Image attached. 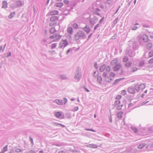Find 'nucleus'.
Returning a JSON list of instances; mask_svg holds the SVG:
<instances>
[{"label":"nucleus","mask_w":153,"mask_h":153,"mask_svg":"<svg viewBox=\"0 0 153 153\" xmlns=\"http://www.w3.org/2000/svg\"><path fill=\"white\" fill-rule=\"evenodd\" d=\"M103 20V19H101L100 21V22H102Z\"/></svg>","instance_id":"53"},{"label":"nucleus","mask_w":153,"mask_h":153,"mask_svg":"<svg viewBox=\"0 0 153 153\" xmlns=\"http://www.w3.org/2000/svg\"><path fill=\"white\" fill-rule=\"evenodd\" d=\"M118 62V61L117 60L114 59L112 61L111 63V65H113L116 64Z\"/></svg>","instance_id":"19"},{"label":"nucleus","mask_w":153,"mask_h":153,"mask_svg":"<svg viewBox=\"0 0 153 153\" xmlns=\"http://www.w3.org/2000/svg\"><path fill=\"white\" fill-rule=\"evenodd\" d=\"M55 115L56 117L58 118L61 116V113L59 112H55Z\"/></svg>","instance_id":"13"},{"label":"nucleus","mask_w":153,"mask_h":153,"mask_svg":"<svg viewBox=\"0 0 153 153\" xmlns=\"http://www.w3.org/2000/svg\"><path fill=\"white\" fill-rule=\"evenodd\" d=\"M64 100L65 101H66H66H67V100L66 99V98H64Z\"/></svg>","instance_id":"51"},{"label":"nucleus","mask_w":153,"mask_h":153,"mask_svg":"<svg viewBox=\"0 0 153 153\" xmlns=\"http://www.w3.org/2000/svg\"><path fill=\"white\" fill-rule=\"evenodd\" d=\"M122 106H123V105H119L117 107V109H118V110H120L121 109Z\"/></svg>","instance_id":"32"},{"label":"nucleus","mask_w":153,"mask_h":153,"mask_svg":"<svg viewBox=\"0 0 153 153\" xmlns=\"http://www.w3.org/2000/svg\"><path fill=\"white\" fill-rule=\"evenodd\" d=\"M128 91L131 94H134L135 92L134 89L130 87L128 89Z\"/></svg>","instance_id":"9"},{"label":"nucleus","mask_w":153,"mask_h":153,"mask_svg":"<svg viewBox=\"0 0 153 153\" xmlns=\"http://www.w3.org/2000/svg\"><path fill=\"white\" fill-rule=\"evenodd\" d=\"M121 98V96L120 95H118L116 97V99H118V100L120 99Z\"/></svg>","instance_id":"37"},{"label":"nucleus","mask_w":153,"mask_h":153,"mask_svg":"<svg viewBox=\"0 0 153 153\" xmlns=\"http://www.w3.org/2000/svg\"><path fill=\"white\" fill-rule=\"evenodd\" d=\"M152 43H148L146 45V48L148 49H150L152 47Z\"/></svg>","instance_id":"14"},{"label":"nucleus","mask_w":153,"mask_h":153,"mask_svg":"<svg viewBox=\"0 0 153 153\" xmlns=\"http://www.w3.org/2000/svg\"><path fill=\"white\" fill-rule=\"evenodd\" d=\"M59 18L56 16H53L50 19V25L51 26H53L55 25L57 23Z\"/></svg>","instance_id":"1"},{"label":"nucleus","mask_w":153,"mask_h":153,"mask_svg":"<svg viewBox=\"0 0 153 153\" xmlns=\"http://www.w3.org/2000/svg\"><path fill=\"white\" fill-rule=\"evenodd\" d=\"M149 62L150 64H152L153 63V57L149 60Z\"/></svg>","instance_id":"36"},{"label":"nucleus","mask_w":153,"mask_h":153,"mask_svg":"<svg viewBox=\"0 0 153 153\" xmlns=\"http://www.w3.org/2000/svg\"><path fill=\"white\" fill-rule=\"evenodd\" d=\"M70 49H69L67 51V54L68 53L70 52Z\"/></svg>","instance_id":"45"},{"label":"nucleus","mask_w":153,"mask_h":153,"mask_svg":"<svg viewBox=\"0 0 153 153\" xmlns=\"http://www.w3.org/2000/svg\"><path fill=\"white\" fill-rule=\"evenodd\" d=\"M150 37L151 39H153V36L151 35L150 36Z\"/></svg>","instance_id":"47"},{"label":"nucleus","mask_w":153,"mask_h":153,"mask_svg":"<svg viewBox=\"0 0 153 153\" xmlns=\"http://www.w3.org/2000/svg\"><path fill=\"white\" fill-rule=\"evenodd\" d=\"M141 39L144 42H147L149 40L148 36L145 34H144L143 36L141 37Z\"/></svg>","instance_id":"6"},{"label":"nucleus","mask_w":153,"mask_h":153,"mask_svg":"<svg viewBox=\"0 0 153 153\" xmlns=\"http://www.w3.org/2000/svg\"><path fill=\"white\" fill-rule=\"evenodd\" d=\"M146 145V144L145 143H142L140 145H139L137 147L139 149H141L142 148H143V147H144Z\"/></svg>","instance_id":"18"},{"label":"nucleus","mask_w":153,"mask_h":153,"mask_svg":"<svg viewBox=\"0 0 153 153\" xmlns=\"http://www.w3.org/2000/svg\"><path fill=\"white\" fill-rule=\"evenodd\" d=\"M55 125L56 126H58V125H60L62 127H65V126H64V125H62V124H59V123H56Z\"/></svg>","instance_id":"34"},{"label":"nucleus","mask_w":153,"mask_h":153,"mask_svg":"<svg viewBox=\"0 0 153 153\" xmlns=\"http://www.w3.org/2000/svg\"><path fill=\"white\" fill-rule=\"evenodd\" d=\"M138 68L136 67H133L131 68V71L132 72H134L137 71Z\"/></svg>","instance_id":"21"},{"label":"nucleus","mask_w":153,"mask_h":153,"mask_svg":"<svg viewBox=\"0 0 153 153\" xmlns=\"http://www.w3.org/2000/svg\"><path fill=\"white\" fill-rule=\"evenodd\" d=\"M136 1V0H135L134 1V4H135Z\"/></svg>","instance_id":"52"},{"label":"nucleus","mask_w":153,"mask_h":153,"mask_svg":"<svg viewBox=\"0 0 153 153\" xmlns=\"http://www.w3.org/2000/svg\"><path fill=\"white\" fill-rule=\"evenodd\" d=\"M63 5V4L62 3L60 2L59 3H57L56 4V6L57 7H62Z\"/></svg>","instance_id":"24"},{"label":"nucleus","mask_w":153,"mask_h":153,"mask_svg":"<svg viewBox=\"0 0 153 153\" xmlns=\"http://www.w3.org/2000/svg\"><path fill=\"white\" fill-rule=\"evenodd\" d=\"M10 16H9V17L10 18H11V17H10Z\"/></svg>","instance_id":"57"},{"label":"nucleus","mask_w":153,"mask_h":153,"mask_svg":"<svg viewBox=\"0 0 153 153\" xmlns=\"http://www.w3.org/2000/svg\"><path fill=\"white\" fill-rule=\"evenodd\" d=\"M111 70V68L109 65L107 66L106 68V71L107 72H109Z\"/></svg>","instance_id":"25"},{"label":"nucleus","mask_w":153,"mask_h":153,"mask_svg":"<svg viewBox=\"0 0 153 153\" xmlns=\"http://www.w3.org/2000/svg\"><path fill=\"white\" fill-rule=\"evenodd\" d=\"M123 114V112L120 111L117 114V116L119 118H121L122 117V115Z\"/></svg>","instance_id":"17"},{"label":"nucleus","mask_w":153,"mask_h":153,"mask_svg":"<svg viewBox=\"0 0 153 153\" xmlns=\"http://www.w3.org/2000/svg\"><path fill=\"white\" fill-rule=\"evenodd\" d=\"M149 57H152L153 56V50L151 51L148 53Z\"/></svg>","instance_id":"26"},{"label":"nucleus","mask_w":153,"mask_h":153,"mask_svg":"<svg viewBox=\"0 0 153 153\" xmlns=\"http://www.w3.org/2000/svg\"><path fill=\"white\" fill-rule=\"evenodd\" d=\"M85 91L87 92H89V91L86 88H85Z\"/></svg>","instance_id":"43"},{"label":"nucleus","mask_w":153,"mask_h":153,"mask_svg":"<svg viewBox=\"0 0 153 153\" xmlns=\"http://www.w3.org/2000/svg\"><path fill=\"white\" fill-rule=\"evenodd\" d=\"M122 67V65L120 63H118L116 64L115 66H114L113 69L114 71H116L119 70Z\"/></svg>","instance_id":"5"},{"label":"nucleus","mask_w":153,"mask_h":153,"mask_svg":"<svg viewBox=\"0 0 153 153\" xmlns=\"http://www.w3.org/2000/svg\"><path fill=\"white\" fill-rule=\"evenodd\" d=\"M128 60V58L127 56H125L123 58V61L124 62H126Z\"/></svg>","instance_id":"15"},{"label":"nucleus","mask_w":153,"mask_h":153,"mask_svg":"<svg viewBox=\"0 0 153 153\" xmlns=\"http://www.w3.org/2000/svg\"><path fill=\"white\" fill-rule=\"evenodd\" d=\"M63 2L64 3H65L66 4H68L69 3V1L67 0H65Z\"/></svg>","instance_id":"38"},{"label":"nucleus","mask_w":153,"mask_h":153,"mask_svg":"<svg viewBox=\"0 0 153 153\" xmlns=\"http://www.w3.org/2000/svg\"><path fill=\"white\" fill-rule=\"evenodd\" d=\"M56 31L55 28L54 27L51 28L50 30V31L51 33H54Z\"/></svg>","instance_id":"22"},{"label":"nucleus","mask_w":153,"mask_h":153,"mask_svg":"<svg viewBox=\"0 0 153 153\" xmlns=\"http://www.w3.org/2000/svg\"><path fill=\"white\" fill-rule=\"evenodd\" d=\"M40 153H43V151H41L39 152Z\"/></svg>","instance_id":"50"},{"label":"nucleus","mask_w":153,"mask_h":153,"mask_svg":"<svg viewBox=\"0 0 153 153\" xmlns=\"http://www.w3.org/2000/svg\"><path fill=\"white\" fill-rule=\"evenodd\" d=\"M56 103L58 105H62V100H56Z\"/></svg>","instance_id":"20"},{"label":"nucleus","mask_w":153,"mask_h":153,"mask_svg":"<svg viewBox=\"0 0 153 153\" xmlns=\"http://www.w3.org/2000/svg\"><path fill=\"white\" fill-rule=\"evenodd\" d=\"M125 63V66L127 67L130 66L132 64V62L131 61H128Z\"/></svg>","instance_id":"12"},{"label":"nucleus","mask_w":153,"mask_h":153,"mask_svg":"<svg viewBox=\"0 0 153 153\" xmlns=\"http://www.w3.org/2000/svg\"><path fill=\"white\" fill-rule=\"evenodd\" d=\"M120 103V102L119 100H116L115 101L114 104L115 105H117L119 104Z\"/></svg>","instance_id":"30"},{"label":"nucleus","mask_w":153,"mask_h":153,"mask_svg":"<svg viewBox=\"0 0 153 153\" xmlns=\"http://www.w3.org/2000/svg\"><path fill=\"white\" fill-rule=\"evenodd\" d=\"M78 107H76V109L75 110V111H77V110H78Z\"/></svg>","instance_id":"48"},{"label":"nucleus","mask_w":153,"mask_h":153,"mask_svg":"<svg viewBox=\"0 0 153 153\" xmlns=\"http://www.w3.org/2000/svg\"><path fill=\"white\" fill-rule=\"evenodd\" d=\"M96 114H94V117L96 118Z\"/></svg>","instance_id":"56"},{"label":"nucleus","mask_w":153,"mask_h":153,"mask_svg":"<svg viewBox=\"0 0 153 153\" xmlns=\"http://www.w3.org/2000/svg\"><path fill=\"white\" fill-rule=\"evenodd\" d=\"M6 149V150L7 149V146H6L4 148V149Z\"/></svg>","instance_id":"49"},{"label":"nucleus","mask_w":153,"mask_h":153,"mask_svg":"<svg viewBox=\"0 0 153 153\" xmlns=\"http://www.w3.org/2000/svg\"><path fill=\"white\" fill-rule=\"evenodd\" d=\"M73 26L74 28H77L78 27V25L76 23L74 24L73 25Z\"/></svg>","instance_id":"31"},{"label":"nucleus","mask_w":153,"mask_h":153,"mask_svg":"<svg viewBox=\"0 0 153 153\" xmlns=\"http://www.w3.org/2000/svg\"><path fill=\"white\" fill-rule=\"evenodd\" d=\"M121 79H116L114 81V83L116 84L118 82H119L120 80Z\"/></svg>","instance_id":"35"},{"label":"nucleus","mask_w":153,"mask_h":153,"mask_svg":"<svg viewBox=\"0 0 153 153\" xmlns=\"http://www.w3.org/2000/svg\"><path fill=\"white\" fill-rule=\"evenodd\" d=\"M131 128L133 131L135 132L136 133L137 132V130L136 128L134 127H132Z\"/></svg>","instance_id":"29"},{"label":"nucleus","mask_w":153,"mask_h":153,"mask_svg":"<svg viewBox=\"0 0 153 153\" xmlns=\"http://www.w3.org/2000/svg\"><path fill=\"white\" fill-rule=\"evenodd\" d=\"M57 1H62V0H57Z\"/></svg>","instance_id":"54"},{"label":"nucleus","mask_w":153,"mask_h":153,"mask_svg":"<svg viewBox=\"0 0 153 153\" xmlns=\"http://www.w3.org/2000/svg\"><path fill=\"white\" fill-rule=\"evenodd\" d=\"M67 32H68L70 34H72L73 33V29L72 27H69L68 28H67Z\"/></svg>","instance_id":"10"},{"label":"nucleus","mask_w":153,"mask_h":153,"mask_svg":"<svg viewBox=\"0 0 153 153\" xmlns=\"http://www.w3.org/2000/svg\"><path fill=\"white\" fill-rule=\"evenodd\" d=\"M137 28V27H136L134 26L132 28V29L133 30H135Z\"/></svg>","instance_id":"42"},{"label":"nucleus","mask_w":153,"mask_h":153,"mask_svg":"<svg viewBox=\"0 0 153 153\" xmlns=\"http://www.w3.org/2000/svg\"><path fill=\"white\" fill-rule=\"evenodd\" d=\"M110 122H112V119L111 118V119H110Z\"/></svg>","instance_id":"55"},{"label":"nucleus","mask_w":153,"mask_h":153,"mask_svg":"<svg viewBox=\"0 0 153 153\" xmlns=\"http://www.w3.org/2000/svg\"><path fill=\"white\" fill-rule=\"evenodd\" d=\"M84 33L83 32L79 31L75 35L74 39L76 40H78L80 38L84 36Z\"/></svg>","instance_id":"3"},{"label":"nucleus","mask_w":153,"mask_h":153,"mask_svg":"<svg viewBox=\"0 0 153 153\" xmlns=\"http://www.w3.org/2000/svg\"><path fill=\"white\" fill-rule=\"evenodd\" d=\"M86 130H87V131H94V132L95 131L93 130L90 129H86Z\"/></svg>","instance_id":"41"},{"label":"nucleus","mask_w":153,"mask_h":153,"mask_svg":"<svg viewBox=\"0 0 153 153\" xmlns=\"http://www.w3.org/2000/svg\"><path fill=\"white\" fill-rule=\"evenodd\" d=\"M58 153H65V152L63 151H59Z\"/></svg>","instance_id":"44"},{"label":"nucleus","mask_w":153,"mask_h":153,"mask_svg":"<svg viewBox=\"0 0 153 153\" xmlns=\"http://www.w3.org/2000/svg\"><path fill=\"white\" fill-rule=\"evenodd\" d=\"M62 36L57 34H54L50 36V38L52 42H55L58 41L61 38Z\"/></svg>","instance_id":"2"},{"label":"nucleus","mask_w":153,"mask_h":153,"mask_svg":"<svg viewBox=\"0 0 153 153\" xmlns=\"http://www.w3.org/2000/svg\"><path fill=\"white\" fill-rule=\"evenodd\" d=\"M110 75L112 77H114L115 75V74L113 72H111L110 73Z\"/></svg>","instance_id":"39"},{"label":"nucleus","mask_w":153,"mask_h":153,"mask_svg":"<svg viewBox=\"0 0 153 153\" xmlns=\"http://www.w3.org/2000/svg\"><path fill=\"white\" fill-rule=\"evenodd\" d=\"M58 12L57 11H51L50 12L48 13L47 14V16H51V15H56L58 14Z\"/></svg>","instance_id":"7"},{"label":"nucleus","mask_w":153,"mask_h":153,"mask_svg":"<svg viewBox=\"0 0 153 153\" xmlns=\"http://www.w3.org/2000/svg\"><path fill=\"white\" fill-rule=\"evenodd\" d=\"M105 68V65H102L100 68V71L101 72L103 71Z\"/></svg>","instance_id":"16"},{"label":"nucleus","mask_w":153,"mask_h":153,"mask_svg":"<svg viewBox=\"0 0 153 153\" xmlns=\"http://www.w3.org/2000/svg\"><path fill=\"white\" fill-rule=\"evenodd\" d=\"M126 91L125 90H122L121 91V94L123 95H126Z\"/></svg>","instance_id":"27"},{"label":"nucleus","mask_w":153,"mask_h":153,"mask_svg":"<svg viewBox=\"0 0 153 153\" xmlns=\"http://www.w3.org/2000/svg\"><path fill=\"white\" fill-rule=\"evenodd\" d=\"M7 3L6 1H4L3 2V6L2 7L6 8L7 7Z\"/></svg>","instance_id":"23"},{"label":"nucleus","mask_w":153,"mask_h":153,"mask_svg":"<svg viewBox=\"0 0 153 153\" xmlns=\"http://www.w3.org/2000/svg\"><path fill=\"white\" fill-rule=\"evenodd\" d=\"M56 43L53 44L51 45V48L52 49L56 47Z\"/></svg>","instance_id":"33"},{"label":"nucleus","mask_w":153,"mask_h":153,"mask_svg":"<svg viewBox=\"0 0 153 153\" xmlns=\"http://www.w3.org/2000/svg\"><path fill=\"white\" fill-rule=\"evenodd\" d=\"M141 86H142L143 88H145V85L143 84H141L140 86L138 85H136L134 86V88L137 91H139L140 89V87Z\"/></svg>","instance_id":"8"},{"label":"nucleus","mask_w":153,"mask_h":153,"mask_svg":"<svg viewBox=\"0 0 153 153\" xmlns=\"http://www.w3.org/2000/svg\"><path fill=\"white\" fill-rule=\"evenodd\" d=\"M103 76L105 77V80L106 82H109L111 81V79L108 77L106 76V73H104L103 74Z\"/></svg>","instance_id":"11"},{"label":"nucleus","mask_w":153,"mask_h":153,"mask_svg":"<svg viewBox=\"0 0 153 153\" xmlns=\"http://www.w3.org/2000/svg\"><path fill=\"white\" fill-rule=\"evenodd\" d=\"M144 61H141L140 62L139 64V66H142L144 65Z\"/></svg>","instance_id":"28"},{"label":"nucleus","mask_w":153,"mask_h":153,"mask_svg":"<svg viewBox=\"0 0 153 153\" xmlns=\"http://www.w3.org/2000/svg\"><path fill=\"white\" fill-rule=\"evenodd\" d=\"M16 151L17 152H19L20 151V150L19 149H16Z\"/></svg>","instance_id":"46"},{"label":"nucleus","mask_w":153,"mask_h":153,"mask_svg":"<svg viewBox=\"0 0 153 153\" xmlns=\"http://www.w3.org/2000/svg\"><path fill=\"white\" fill-rule=\"evenodd\" d=\"M68 44V42L67 40H61L59 43V47L61 48L63 47H66Z\"/></svg>","instance_id":"4"},{"label":"nucleus","mask_w":153,"mask_h":153,"mask_svg":"<svg viewBox=\"0 0 153 153\" xmlns=\"http://www.w3.org/2000/svg\"><path fill=\"white\" fill-rule=\"evenodd\" d=\"M99 26V24H97L95 27L94 28V30H95L97 29V28Z\"/></svg>","instance_id":"40"}]
</instances>
